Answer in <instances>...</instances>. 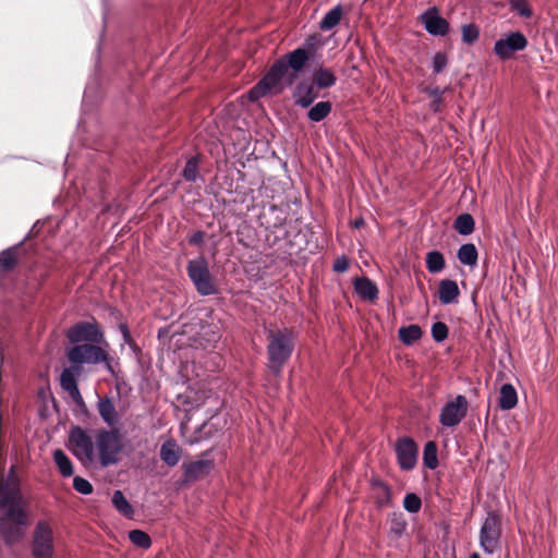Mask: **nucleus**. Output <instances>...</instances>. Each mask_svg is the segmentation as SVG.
<instances>
[{
    "mask_svg": "<svg viewBox=\"0 0 558 558\" xmlns=\"http://www.w3.org/2000/svg\"><path fill=\"white\" fill-rule=\"evenodd\" d=\"M311 58L308 49L299 47L277 59L266 74L248 92V99L256 101L271 92L280 94L283 86L280 85L286 80L287 86H291L298 78V74L303 71Z\"/></svg>",
    "mask_w": 558,
    "mask_h": 558,
    "instance_id": "1",
    "label": "nucleus"
},
{
    "mask_svg": "<svg viewBox=\"0 0 558 558\" xmlns=\"http://www.w3.org/2000/svg\"><path fill=\"white\" fill-rule=\"evenodd\" d=\"M107 348L108 347L104 343L96 342L75 344L66 348L65 356L70 366L64 369H71L82 375L84 365L104 364L106 371L112 376H116L113 357L109 354Z\"/></svg>",
    "mask_w": 558,
    "mask_h": 558,
    "instance_id": "2",
    "label": "nucleus"
},
{
    "mask_svg": "<svg viewBox=\"0 0 558 558\" xmlns=\"http://www.w3.org/2000/svg\"><path fill=\"white\" fill-rule=\"evenodd\" d=\"M266 337L268 368L278 376L294 351L295 333L292 328L284 327L266 330Z\"/></svg>",
    "mask_w": 558,
    "mask_h": 558,
    "instance_id": "3",
    "label": "nucleus"
},
{
    "mask_svg": "<svg viewBox=\"0 0 558 558\" xmlns=\"http://www.w3.org/2000/svg\"><path fill=\"white\" fill-rule=\"evenodd\" d=\"M29 524L28 513L23 507H10L0 514V536L12 546L22 541Z\"/></svg>",
    "mask_w": 558,
    "mask_h": 558,
    "instance_id": "4",
    "label": "nucleus"
},
{
    "mask_svg": "<svg viewBox=\"0 0 558 558\" xmlns=\"http://www.w3.org/2000/svg\"><path fill=\"white\" fill-rule=\"evenodd\" d=\"M96 448L100 465L106 468L119 462V454L123 451L122 435L119 428H101L96 433Z\"/></svg>",
    "mask_w": 558,
    "mask_h": 558,
    "instance_id": "5",
    "label": "nucleus"
},
{
    "mask_svg": "<svg viewBox=\"0 0 558 558\" xmlns=\"http://www.w3.org/2000/svg\"><path fill=\"white\" fill-rule=\"evenodd\" d=\"M186 271L199 295L208 296L218 293L215 278L210 274L208 263L204 256L189 260Z\"/></svg>",
    "mask_w": 558,
    "mask_h": 558,
    "instance_id": "6",
    "label": "nucleus"
},
{
    "mask_svg": "<svg viewBox=\"0 0 558 558\" xmlns=\"http://www.w3.org/2000/svg\"><path fill=\"white\" fill-rule=\"evenodd\" d=\"M68 448L83 465H89L94 462L95 446L87 429L81 426H72L69 433Z\"/></svg>",
    "mask_w": 558,
    "mask_h": 558,
    "instance_id": "7",
    "label": "nucleus"
},
{
    "mask_svg": "<svg viewBox=\"0 0 558 558\" xmlns=\"http://www.w3.org/2000/svg\"><path fill=\"white\" fill-rule=\"evenodd\" d=\"M65 337L73 345L96 342L109 347L105 340V333L95 318L92 322L81 320L73 324L65 330Z\"/></svg>",
    "mask_w": 558,
    "mask_h": 558,
    "instance_id": "8",
    "label": "nucleus"
},
{
    "mask_svg": "<svg viewBox=\"0 0 558 558\" xmlns=\"http://www.w3.org/2000/svg\"><path fill=\"white\" fill-rule=\"evenodd\" d=\"M53 531L46 520H39L33 531L32 556L33 558H52Z\"/></svg>",
    "mask_w": 558,
    "mask_h": 558,
    "instance_id": "9",
    "label": "nucleus"
},
{
    "mask_svg": "<svg viewBox=\"0 0 558 558\" xmlns=\"http://www.w3.org/2000/svg\"><path fill=\"white\" fill-rule=\"evenodd\" d=\"M501 536V519L495 511H489L480 530V546L492 555L499 546Z\"/></svg>",
    "mask_w": 558,
    "mask_h": 558,
    "instance_id": "10",
    "label": "nucleus"
},
{
    "mask_svg": "<svg viewBox=\"0 0 558 558\" xmlns=\"http://www.w3.org/2000/svg\"><path fill=\"white\" fill-rule=\"evenodd\" d=\"M469 402L466 398L459 395L454 400L448 401L440 410L439 423L445 427H454L459 425L466 416Z\"/></svg>",
    "mask_w": 558,
    "mask_h": 558,
    "instance_id": "11",
    "label": "nucleus"
},
{
    "mask_svg": "<svg viewBox=\"0 0 558 558\" xmlns=\"http://www.w3.org/2000/svg\"><path fill=\"white\" fill-rule=\"evenodd\" d=\"M395 452L402 471H411L417 463L418 446L412 437L404 436L396 440Z\"/></svg>",
    "mask_w": 558,
    "mask_h": 558,
    "instance_id": "12",
    "label": "nucleus"
},
{
    "mask_svg": "<svg viewBox=\"0 0 558 558\" xmlns=\"http://www.w3.org/2000/svg\"><path fill=\"white\" fill-rule=\"evenodd\" d=\"M210 450L204 451L201 453L199 460L183 462L182 463V483H195L199 480L205 478L207 475L211 473L215 468V462L213 459H206L209 454Z\"/></svg>",
    "mask_w": 558,
    "mask_h": 558,
    "instance_id": "13",
    "label": "nucleus"
},
{
    "mask_svg": "<svg viewBox=\"0 0 558 558\" xmlns=\"http://www.w3.org/2000/svg\"><path fill=\"white\" fill-rule=\"evenodd\" d=\"M22 494L20 483L14 474V466H11L7 481L0 476V510L10 507H22Z\"/></svg>",
    "mask_w": 558,
    "mask_h": 558,
    "instance_id": "14",
    "label": "nucleus"
},
{
    "mask_svg": "<svg viewBox=\"0 0 558 558\" xmlns=\"http://www.w3.org/2000/svg\"><path fill=\"white\" fill-rule=\"evenodd\" d=\"M527 46L526 37L520 32H512L506 38H501L495 43L494 52L501 60H508L513 52L521 51Z\"/></svg>",
    "mask_w": 558,
    "mask_h": 558,
    "instance_id": "15",
    "label": "nucleus"
},
{
    "mask_svg": "<svg viewBox=\"0 0 558 558\" xmlns=\"http://www.w3.org/2000/svg\"><path fill=\"white\" fill-rule=\"evenodd\" d=\"M80 376L81 374H76L71 369H63L60 374V386L82 411H87L86 403L78 388Z\"/></svg>",
    "mask_w": 558,
    "mask_h": 558,
    "instance_id": "16",
    "label": "nucleus"
},
{
    "mask_svg": "<svg viewBox=\"0 0 558 558\" xmlns=\"http://www.w3.org/2000/svg\"><path fill=\"white\" fill-rule=\"evenodd\" d=\"M80 376L81 374H76L71 369H63L60 374V386L82 411H87L86 403L78 388Z\"/></svg>",
    "mask_w": 558,
    "mask_h": 558,
    "instance_id": "17",
    "label": "nucleus"
},
{
    "mask_svg": "<svg viewBox=\"0 0 558 558\" xmlns=\"http://www.w3.org/2000/svg\"><path fill=\"white\" fill-rule=\"evenodd\" d=\"M96 408L102 422L109 428H118L121 421V415L116 409V404L112 398L105 396L98 397Z\"/></svg>",
    "mask_w": 558,
    "mask_h": 558,
    "instance_id": "18",
    "label": "nucleus"
},
{
    "mask_svg": "<svg viewBox=\"0 0 558 558\" xmlns=\"http://www.w3.org/2000/svg\"><path fill=\"white\" fill-rule=\"evenodd\" d=\"M371 492L377 509L392 506V490L387 482L373 477L371 480Z\"/></svg>",
    "mask_w": 558,
    "mask_h": 558,
    "instance_id": "19",
    "label": "nucleus"
},
{
    "mask_svg": "<svg viewBox=\"0 0 558 558\" xmlns=\"http://www.w3.org/2000/svg\"><path fill=\"white\" fill-rule=\"evenodd\" d=\"M50 266L44 260H35L26 274V283L28 289L37 291L49 277Z\"/></svg>",
    "mask_w": 558,
    "mask_h": 558,
    "instance_id": "20",
    "label": "nucleus"
},
{
    "mask_svg": "<svg viewBox=\"0 0 558 558\" xmlns=\"http://www.w3.org/2000/svg\"><path fill=\"white\" fill-rule=\"evenodd\" d=\"M422 21L428 34L434 36H446L449 32V23L437 14L436 8L422 14Z\"/></svg>",
    "mask_w": 558,
    "mask_h": 558,
    "instance_id": "21",
    "label": "nucleus"
},
{
    "mask_svg": "<svg viewBox=\"0 0 558 558\" xmlns=\"http://www.w3.org/2000/svg\"><path fill=\"white\" fill-rule=\"evenodd\" d=\"M292 96L296 106L308 108L318 97V94L315 90L314 83L301 81L296 84Z\"/></svg>",
    "mask_w": 558,
    "mask_h": 558,
    "instance_id": "22",
    "label": "nucleus"
},
{
    "mask_svg": "<svg viewBox=\"0 0 558 558\" xmlns=\"http://www.w3.org/2000/svg\"><path fill=\"white\" fill-rule=\"evenodd\" d=\"M182 453L183 450L174 438L167 439L160 446V459L169 468H173L179 463Z\"/></svg>",
    "mask_w": 558,
    "mask_h": 558,
    "instance_id": "23",
    "label": "nucleus"
},
{
    "mask_svg": "<svg viewBox=\"0 0 558 558\" xmlns=\"http://www.w3.org/2000/svg\"><path fill=\"white\" fill-rule=\"evenodd\" d=\"M354 290L364 301L374 303L378 299V288L376 283L367 277L356 278L354 280Z\"/></svg>",
    "mask_w": 558,
    "mask_h": 558,
    "instance_id": "24",
    "label": "nucleus"
},
{
    "mask_svg": "<svg viewBox=\"0 0 558 558\" xmlns=\"http://www.w3.org/2000/svg\"><path fill=\"white\" fill-rule=\"evenodd\" d=\"M460 290L458 283L451 279H442L438 283V296L441 304H452L458 301Z\"/></svg>",
    "mask_w": 558,
    "mask_h": 558,
    "instance_id": "25",
    "label": "nucleus"
},
{
    "mask_svg": "<svg viewBox=\"0 0 558 558\" xmlns=\"http://www.w3.org/2000/svg\"><path fill=\"white\" fill-rule=\"evenodd\" d=\"M408 522L402 512H392L389 514L388 538L391 542L399 541L407 532Z\"/></svg>",
    "mask_w": 558,
    "mask_h": 558,
    "instance_id": "26",
    "label": "nucleus"
},
{
    "mask_svg": "<svg viewBox=\"0 0 558 558\" xmlns=\"http://www.w3.org/2000/svg\"><path fill=\"white\" fill-rule=\"evenodd\" d=\"M215 417L211 416L208 421L204 422L201 426H198L193 437L190 439V444H197L203 440H207L213 438L218 432H220L221 427L214 422Z\"/></svg>",
    "mask_w": 558,
    "mask_h": 558,
    "instance_id": "27",
    "label": "nucleus"
},
{
    "mask_svg": "<svg viewBox=\"0 0 558 558\" xmlns=\"http://www.w3.org/2000/svg\"><path fill=\"white\" fill-rule=\"evenodd\" d=\"M22 243L5 248L0 254V272L13 270L17 266L19 252Z\"/></svg>",
    "mask_w": 558,
    "mask_h": 558,
    "instance_id": "28",
    "label": "nucleus"
},
{
    "mask_svg": "<svg viewBox=\"0 0 558 558\" xmlns=\"http://www.w3.org/2000/svg\"><path fill=\"white\" fill-rule=\"evenodd\" d=\"M199 336L208 344L217 343L222 336L220 322L203 323L201 325Z\"/></svg>",
    "mask_w": 558,
    "mask_h": 558,
    "instance_id": "29",
    "label": "nucleus"
},
{
    "mask_svg": "<svg viewBox=\"0 0 558 558\" xmlns=\"http://www.w3.org/2000/svg\"><path fill=\"white\" fill-rule=\"evenodd\" d=\"M518 403L515 388L511 384H504L500 388L499 408L501 410H511Z\"/></svg>",
    "mask_w": 558,
    "mask_h": 558,
    "instance_id": "30",
    "label": "nucleus"
},
{
    "mask_svg": "<svg viewBox=\"0 0 558 558\" xmlns=\"http://www.w3.org/2000/svg\"><path fill=\"white\" fill-rule=\"evenodd\" d=\"M336 82L337 77L330 69L319 68L313 74V83L318 88H330Z\"/></svg>",
    "mask_w": 558,
    "mask_h": 558,
    "instance_id": "31",
    "label": "nucleus"
},
{
    "mask_svg": "<svg viewBox=\"0 0 558 558\" xmlns=\"http://www.w3.org/2000/svg\"><path fill=\"white\" fill-rule=\"evenodd\" d=\"M457 257L461 264L473 267L477 264L478 252L473 243H465L459 247Z\"/></svg>",
    "mask_w": 558,
    "mask_h": 558,
    "instance_id": "32",
    "label": "nucleus"
},
{
    "mask_svg": "<svg viewBox=\"0 0 558 558\" xmlns=\"http://www.w3.org/2000/svg\"><path fill=\"white\" fill-rule=\"evenodd\" d=\"M398 336L403 344L412 345L415 341L422 338L423 331L418 325L412 324L409 326L401 327L398 330Z\"/></svg>",
    "mask_w": 558,
    "mask_h": 558,
    "instance_id": "33",
    "label": "nucleus"
},
{
    "mask_svg": "<svg viewBox=\"0 0 558 558\" xmlns=\"http://www.w3.org/2000/svg\"><path fill=\"white\" fill-rule=\"evenodd\" d=\"M111 501L119 513L128 519L133 518L134 509L121 490H114Z\"/></svg>",
    "mask_w": 558,
    "mask_h": 558,
    "instance_id": "34",
    "label": "nucleus"
},
{
    "mask_svg": "<svg viewBox=\"0 0 558 558\" xmlns=\"http://www.w3.org/2000/svg\"><path fill=\"white\" fill-rule=\"evenodd\" d=\"M453 228L459 234L469 235L475 229V220L471 214H461L454 219Z\"/></svg>",
    "mask_w": 558,
    "mask_h": 558,
    "instance_id": "35",
    "label": "nucleus"
},
{
    "mask_svg": "<svg viewBox=\"0 0 558 558\" xmlns=\"http://www.w3.org/2000/svg\"><path fill=\"white\" fill-rule=\"evenodd\" d=\"M426 268L430 274H438L446 267V259L441 252L430 251L425 257Z\"/></svg>",
    "mask_w": 558,
    "mask_h": 558,
    "instance_id": "36",
    "label": "nucleus"
},
{
    "mask_svg": "<svg viewBox=\"0 0 558 558\" xmlns=\"http://www.w3.org/2000/svg\"><path fill=\"white\" fill-rule=\"evenodd\" d=\"M342 16V7L340 4L328 11L319 22V28L322 31H330L336 27Z\"/></svg>",
    "mask_w": 558,
    "mask_h": 558,
    "instance_id": "37",
    "label": "nucleus"
},
{
    "mask_svg": "<svg viewBox=\"0 0 558 558\" xmlns=\"http://www.w3.org/2000/svg\"><path fill=\"white\" fill-rule=\"evenodd\" d=\"M423 464L429 470H435L439 465L437 445L433 440L427 441L424 446Z\"/></svg>",
    "mask_w": 558,
    "mask_h": 558,
    "instance_id": "38",
    "label": "nucleus"
},
{
    "mask_svg": "<svg viewBox=\"0 0 558 558\" xmlns=\"http://www.w3.org/2000/svg\"><path fill=\"white\" fill-rule=\"evenodd\" d=\"M53 461L56 465L58 466L59 472L64 477H70L74 473V468L69 459V457L64 453L63 450L57 449L53 452Z\"/></svg>",
    "mask_w": 558,
    "mask_h": 558,
    "instance_id": "39",
    "label": "nucleus"
},
{
    "mask_svg": "<svg viewBox=\"0 0 558 558\" xmlns=\"http://www.w3.org/2000/svg\"><path fill=\"white\" fill-rule=\"evenodd\" d=\"M331 109L330 101H319L308 110L307 118L312 122H320L330 114Z\"/></svg>",
    "mask_w": 558,
    "mask_h": 558,
    "instance_id": "40",
    "label": "nucleus"
},
{
    "mask_svg": "<svg viewBox=\"0 0 558 558\" xmlns=\"http://www.w3.org/2000/svg\"><path fill=\"white\" fill-rule=\"evenodd\" d=\"M201 158L198 155L187 159L181 175L186 182H195L198 177Z\"/></svg>",
    "mask_w": 558,
    "mask_h": 558,
    "instance_id": "41",
    "label": "nucleus"
},
{
    "mask_svg": "<svg viewBox=\"0 0 558 558\" xmlns=\"http://www.w3.org/2000/svg\"><path fill=\"white\" fill-rule=\"evenodd\" d=\"M129 539L133 545L142 549H148L151 546L150 536L142 530H132L129 532Z\"/></svg>",
    "mask_w": 558,
    "mask_h": 558,
    "instance_id": "42",
    "label": "nucleus"
},
{
    "mask_svg": "<svg viewBox=\"0 0 558 558\" xmlns=\"http://www.w3.org/2000/svg\"><path fill=\"white\" fill-rule=\"evenodd\" d=\"M444 92L442 89H440L438 86L436 87H427L425 89V93L433 98V100L430 101V109L434 111V112H440L441 111V107H442V102H444Z\"/></svg>",
    "mask_w": 558,
    "mask_h": 558,
    "instance_id": "43",
    "label": "nucleus"
},
{
    "mask_svg": "<svg viewBox=\"0 0 558 558\" xmlns=\"http://www.w3.org/2000/svg\"><path fill=\"white\" fill-rule=\"evenodd\" d=\"M403 507L410 513H416L421 510L422 500L414 493H408L403 499Z\"/></svg>",
    "mask_w": 558,
    "mask_h": 558,
    "instance_id": "44",
    "label": "nucleus"
},
{
    "mask_svg": "<svg viewBox=\"0 0 558 558\" xmlns=\"http://www.w3.org/2000/svg\"><path fill=\"white\" fill-rule=\"evenodd\" d=\"M511 10L517 11L521 16L530 19L533 15V11L527 0H509Z\"/></svg>",
    "mask_w": 558,
    "mask_h": 558,
    "instance_id": "45",
    "label": "nucleus"
},
{
    "mask_svg": "<svg viewBox=\"0 0 558 558\" xmlns=\"http://www.w3.org/2000/svg\"><path fill=\"white\" fill-rule=\"evenodd\" d=\"M478 36H480V31L475 24L471 23V24L463 25L462 40L465 44L472 45L473 43H475L478 39Z\"/></svg>",
    "mask_w": 558,
    "mask_h": 558,
    "instance_id": "46",
    "label": "nucleus"
},
{
    "mask_svg": "<svg viewBox=\"0 0 558 558\" xmlns=\"http://www.w3.org/2000/svg\"><path fill=\"white\" fill-rule=\"evenodd\" d=\"M448 326L442 322H436L432 325V337L436 342H442L448 338Z\"/></svg>",
    "mask_w": 558,
    "mask_h": 558,
    "instance_id": "47",
    "label": "nucleus"
},
{
    "mask_svg": "<svg viewBox=\"0 0 558 558\" xmlns=\"http://www.w3.org/2000/svg\"><path fill=\"white\" fill-rule=\"evenodd\" d=\"M73 488L77 493L83 495H89L93 493V485L87 480L81 476H75L73 478Z\"/></svg>",
    "mask_w": 558,
    "mask_h": 558,
    "instance_id": "48",
    "label": "nucleus"
},
{
    "mask_svg": "<svg viewBox=\"0 0 558 558\" xmlns=\"http://www.w3.org/2000/svg\"><path fill=\"white\" fill-rule=\"evenodd\" d=\"M448 64V58L444 52H436L433 58V72L439 74Z\"/></svg>",
    "mask_w": 558,
    "mask_h": 558,
    "instance_id": "49",
    "label": "nucleus"
},
{
    "mask_svg": "<svg viewBox=\"0 0 558 558\" xmlns=\"http://www.w3.org/2000/svg\"><path fill=\"white\" fill-rule=\"evenodd\" d=\"M349 266H350V263H349L348 257L342 255V256L336 258V260L333 262V265H332V269L336 272H344L349 269Z\"/></svg>",
    "mask_w": 558,
    "mask_h": 558,
    "instance_id": "50",
    "label": "nucleus"
},
{
    "mask_svg": "<svg viewBox=\"0 0 558 558\" xmlns=\"http://www.w3.org/2000/svg\"><path fill=\"white\" fill-rule=\"evenodd\" d=\"M205 239V232L202 230H197L187 238V242L190 245H202Z\"/></svg>",
    "mask_w": 558,
    "mask_h": 558,
    "instance_id": "51",
    "label": "nucleus"
},
{
    "mask_svg": "<svg viewBox=\"0 0 558 558\" xmlns=\"http://www.w3.org/2000/svg\"><path fill=\"white\" fill-rule=\"evenodd\" d=\"M119 328H120V331L122 332L124 341L129 343L132 340V337H131L130 329H129L128 325L120 324Z\"/></svg>",
    "mask_w": 558,
    "mask_h": 558,
    "instance_id": "52",
    "label": "nucleus"
},
{
    "mask_svg": "<svg viewBox=\"0 0 558 558\" xmlns=\"http://www.w3.org/2000/svg\"><path fill=\"white\" fill-rule=\"evenodd\" d=\"M365 225V220L362 217L356 218L351 222V226L355 229H360Z\"/></svg>",
    "mask_w": 558,
    "mask_h": 558,
    "instance_id": "53",
    "label": "nucleus"
},
{
    "mask_svg": "<svg viewBox=\"0 0 558 558\" xmlns=\"http://www.w3.org/2000/svg\"><path fill=\"white\" fill-rule=\"evenodd\" d=\"M286 218H277V220L267 228L279 229L284 225Z\"/></svg>",
    "mask_w": 558,
    "mask_h": 558,
    "instance_id": "54",
    "label": "nucleus"
},
{
    "mask_svg": "<svg viewBox=\"0 0 558 558\" xmlns=\"http://www.w3.org/2000/svg\"><path fill=\"white\" fill-rule=\"evenodd\" d=\"M470 558H481L478 553H473L470 555Z\"/></svg>",
    "mask_w": 558,
    "mask_h": 558,
    "instance_id": "55",
    "label": "nucleus"
},
{
    "mask_svg": "<svg viewBox=\"0 0 558 558\" xmlns=\"http://www.w3.org/2000/svg\"><path fill=\"white\" fill-rule=\"evenodd\" d=\"M277 209H278V208H277V206H276V205H271V206H270V210H271V211H276Z\"/></svg>",
    "mask_w": 558,
    "mask_h": 558,
    "instance_id": "56",
    "label": "nucleus"
}]
</instances>
